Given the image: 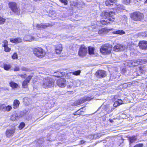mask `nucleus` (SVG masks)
I'll list each match as a JSON object with an SVG mask.
<instances>
[{
  "label": "nucleus",
  "instance_id": "f257e3e1",
  "mask_svg": "<svg viewBox=\"0 0 147 147\" xmlns=\"http://www.w3.org/2000/svg\"><path fill=\"white\" fill-rule=\"evenodd\" d=\"M54 84V81L53 80L46 77L43 79L41 84L43 88L48 89L53 87Z\"/></svg>",
  "mask_w": 147,
  "mask_h": 147
},
{
  "label": "nucleus",
  "instance_id": "f03ea898",
  "mask_svg": "<svg viewBox=\"0 0 147 147\" xmlns=\"http://www.w3.org/2000/svg\"><path fill=\"white\" fill-rule=\"evenodd\" d=\"M131 18L135 21H141L144 18V15L139 12H134L131 14Z\"/></svg>",
  "mask_w": 147,
  "mask_h": 147
},
{
  "label": "nucleus",
  "instance_id": "7ed1b4c3",
  "mask_svg": "<svg viewBox=\"0 0 147 147\" xmlns=\"http://www.w3.org/2000/svg\"><path fill=\"white\" fill-rule=\"evenodd\" d=\"M33 53L36 56L40 58L42 57L45 54V51L40 47L34 49Z\"/></svg>",
  "mask_w": 147,
  "mask_h": 147
},
{
  "label": "nucleus",
  "instance_id": "20e7f679",
  "mask_svg": "<svg viewBox=\"0 0 147 147\" xmlns=\"http://www.w3.org/2000/svg\"><path fill=\"white\" fill-rule=\"evenodd\" d=\"M111 48L109 45L105 44L102 45L100 49V52L103 54L106 55L109 54L111 52Z\"/></svg>",
  "mask_w": 147,
  "mask_h": 147
},
{
  "label": "nucleus",
  "instance_id": "39448f33",
  "mask_svg": "<svg viewBox=\"0 0 147 147\" xmlns=\"http://www.w3.org/2000/svg\"><path fill=\"white\" fill-rule=\"evenodd\" d=\"M88 49L84 46H82L79 49L78 54L81 57L85 56L87 54Z\"/></svg>",
  "mask_w": 147,
  "mask_h": 147
},
{
  "label": "nucleus",
  "instance_id": "423d86ee",
  "mask_svg": "<svg viewBox=\"0 0 147 147\" xmlns=\"http://www.w3.org/2000/svg\"><path fill=\"white\" fill-rule=\"evenodd\" d=\"M9 6L13 12L17 13H19V9L17 7L16 3L14 2H10L9 4Z\"/></svg>",
  "mask_w": 147,
  "mask_h": 147
},
{
  "label": "nucleus",
  "instance_id": "0eeeda50",
  "mask_svg": "<svg viewBox=\"0 0 147 147\" xmlns=\"http://www.w3.org/2000/svg\"><path fill=\"white\" fill-rule=\"evenodd\" d=\"M127 45L123 44L117 45L114 46L113 48L114 50L116 51H124L127 49Z\"/></svg>",
  "mask_w": 147,
  "mask_h": 147
},
{
  "label": "nucleus",
  "instance_id": "6e6552de",
  "mask_svg": "<svg viewBox=\"0 0 147 147\" xmlns=\"http://www.w3.org/2000/svg\"><path fill=\"white\" fill-rule=\"evenodd\" d=\"M115 14V13L113 11H103L100 14V16L102 18L105 19L107 18L112 17Z\"/></svg>",
  "mask_w": 147,
  "mask_h": 147
},
{
  "label": "nucleus",
  "instance_id": "1a4fd4ad",
  "mask_svg": "<svg viewBox=\"0 0 147 147\" xmlns=\"http://www.w3.org/2000/svg\"><path fill=\"white\" fill-rule=\"evenodd\" d=\"M146 62L145 61L142 60V59H138V61L134 60L132 62H131L129 63V66H137L138 65H142L143 64L145 63Z\"/></svg>",
  "mask_w": 147,
  "mask_h": 147
},
{
  "label": "nucleus",
  "instance_id": "9d476101",
  "mask_svg": "<svg viewBox=\"0 0 147 147\" xmlns=\"http://www.w3.org/2000/svg\"><path fill=\"white\" fill-rule=\"evenodd\" d=\"M16 129L14 127L7 129L6 130L5 135L7 137L9 138L13 136L15 131Z\"/></svg>",
  "mask_w": 147,
  "mask_h": 147
},
{
  "label": "nucleus",
  "instance_id": "9b49d317",
  "mask_svg": "<svg viewBox=\"0 0 147 147\" xmlns=\"http://www.w3.org/2000/svg\"><path fill=\"white\" fill-rule=\"evenodd\" d=\"M96 75L98 78H103L106 76V72L105 71L102 70L97 71L96 74Z\"/></svg>",
  "mask_w": 147,
  "mask_h": 147
},
{
  "label": "nucleus",
  "instance_id": "f8f14e48",
  "mask_svg": "<svg viewBox=\"0 0 147 147\" xmlns=\"http://www.w3.org/2000/svg\"><path fill=\"white\" fill-rule=\"evenodd\" d=\"M57 84L58 86L61 87H64L66 84L65 80L63 78H61L58 80L57 82Z\"/></svg>",
  "mask_w": 147,
  "mask_h": 147
},
{
  "label": "nucleus",
  "instance_id": "ddd939ff",
  "mask_svg": "<svg viewBox=\"0 0 147 147\" xmlns=\"http://www.w3.org/2000/svg\"><path fill=\"white\" fill-rule=\"evenodd\" d=\"M139 45L141 49H147V41L144 40L140 41Z\"/></svg>",
  "mask_w": 147,
  "mask_h": 147
},
{
  "label": "nucleus",
  "instance_id": "4468645a",
  "mask_svg": "<svg viewBox=\"0 0 147 147\" xmlns=\"http://www.w3.org/2000/svg\"><path fill=\"white\" fill-rule=\"evenodd\" d=\"M32 76H29L22 83V86L23 88H27L28 87V84Z\"/></svg>",
  "mask_w": 147,
  "mask_h": 147
},
{
  "label": "nucleus",
  "instance_id": "2eb2a0df",
  "mask_svg": "<svg viewBox=\"0 0 147 147\" xmlns=\"http://www.w3.org/2000/svg\"><path fill=\"white\" fill-rule=\"evenodd\" d=\"M51 25L49 24L41 23L40 24H37L36 25L37 28L40 29L41 28H45L47 27L51 26Z\"/></svg>",
  "mask_w": 147,
  "mask_h": 147
},
{
  "label": "nucleus",
  "instance_id": "dca6fc26",
  "mask_svg": "<svg viewBox=\"0 0 147 147\" xmlns=\"http://www.w3.org/2000/svg\"><path fill=\"white\" fill-rule=\"evenodd\" d=\"M20 117V116L18 113L16 112H14L11 116L10 119L11 120L14 121L18 119Z\"/></svg>",
  "mask_w": 147,
  "mask_h": 147
},
{
  "label": "nucleus",
  "instance_id": "f3484780",
  "mask_svg": "<svg viewBox=\"0 0 147 147\" xmlns=\"http://www.w3.org/2000/svg\"><path fill=\"white\" fill-rule=\"evenodd\" d=\"M62 50V45L59 44L57 45L55 47V52L56 54H60Z\"/></svg>",
  "mask_w": 147,
  "mask_h": 147
},
{
  "label": "nucleus",
  "instance_id": "a211bd4d",
  "mask_svg": "<svg viewBox=\"0 0 147 147\" xmlns=\"http://www.w3.org/2000/svg\"><path fill=\"white\" fill-rule=\"evenodd\" d=\"M34 38L33 37L29 35L25 36L23 38L24 41L28 42H31L34 40Z\"/></svg>",
  "mask_w": 147,
  "mask_h": 147
},
{
  "label": "nucleus",
  "instance_id": "6ab92c4d",
  "mask_svg": "<svg viewBox=\"0 0 147 147\" xmlns=\"http://www.w3.org/2000/svg\"><path fill=\"white\" fill-rule=\"evenodd\" d=\"M110 29H108L106 28H102L99 30L98 33L99 34H104L108 33L110 31Z\"/></svg>",
  "mask_w": 147,
  "mask_h": 147
},
{
  "label": "nucleus",
  "instance_id": "aec40b11",
  "mask_svg": "<svg viewBox=\"0 0 147 147\" xmlns=\"http://www.w3.org/2000/svg\"><path fill=\"white\" fill-rule=\"evenodd\" d=\"M10 41L14 43H19L22 41V39L20 37L12 38L10 39Z\"/></svg>",
  "mask_w": 147,
  "mask_h": 147
},
{
  "label": "nucleus",
  "instance_id": "412c9836",
  "mask_svg": "<svg viewBox=\"0 0 147 147\" xmlns=\"http://www.w3.org/2000/svg\"><path fill=\"white\" fill-rule=\"evenodd\" d=\"M117 0H106L105 1V4L107 6H111L113 5L114 3Z\"/></svg>",
  "mask_w": 147,
  "mask_h": 147
},
{
  "label": "nucleus",
  "instance_id": "4be33fe9",
  "mask_svg": "<svg viewBox=\"0 0 147 147\" xmlns=\"http://www.w3.org/2000/svg\"><path fill=\"white\" fill-rule=\"evenodd\" d=\"M92 99V98L90 97H83L82 98L80 99L79 100L80 101V104H82L86 101H87V100L90 101Z\"/></svg>",
  "mask_w": 147,
  "mask_h": 147
},
{
  "label": "nucleus",
  "instance_id": "5701e85b",
  "mask_svg": "<svg viewBox=\"0 0 147 147\" xmlns=\"http://www.w3.org/2000/svg\"><path fill=\"white\" fill-rule=\"evenodd\" d=\"M129 144L132 143L137 140V138L135 136L130 137L128 138Z\"/></svg>",
  "mask_w": 147,
  "mask_h": 147
},
{
  "label": "nucleus",
  "instance_id": "b1692460",
  "mask_svg": "<svg viewBox=\"0 0 147 147\" xmlns=\"http://www.w3.org/2000/svg\"><path fill=\"white\" fill-rule=\"evenodd\" d=\"M104 110L106 111L108 113H110L112 111V109L109 105L105 106Z\"/></svg>",
  "mask_w": 147,
  "mask_h": 147
},
{
  "label": "nucleus",
  "instance_id": "393cba45",
  "mask_svg": "<svg viewBox=\"0 0 147 147\" xmlns=\"http://www.w3.org/2000/svg\"><path fill=\"white\" fill-rule=\"evenodd\" d=\"M20 102L18 100H15L13 102V108L15 109L17 108L19 106Z\"/></svg>",
  "mask_w": 147,
  "mask_h": 147
},
{
  "label": "nucleus",
  "instance_id": "a878e982",
  "mask_svg": "<svg viewBox=\"0 0 147 147\" xmlns=\"http://www.w3.org/2000/svg\"><path fill=\"white\" fill-rule=\"evenodd\" d=\"M95 49L94 48L90 47L88 48V50L89 54L90 55H92L94 54V51Z\"/></svg>",
  "mask_w": 147,
  "mask_h": 147
},
{
  "label": "nucleus",
  "instance_id": "bb28decb",
  "mask_svg": "<svg viewBox=\"0 0 147 147\" xmlns=\"http://www.w3.org/2000/svg\"><path fill=\"white\" fill-rule=\"evenodd\" d=\"M9 85L13 88H17L18 86L16 83L13 81L9 83Z\"/></svg>",
  "mask_w": 147,
  "mask_h": 147
},
{
  "label": "nucleus",
  "instance_id": "cd10ccee",
  "mask_svg": "<svg viewBox=\"0 0 147 147\" xmlns=\"http://www.w3.org/2000/svg\"><path fill=\"white\" fill-rule=\"evenodd\" d=\"M113 33L116 34L122 35L124 34L125 32L123 30H118L114 32Z\"/></svg>",
  "mask_w": 147,
  "mask_h": 147
},
{
  "label": "nucleus",
  "instance_id": "c85d7f7f",
  "mask_svg": "<svg viewBox=\"0 0 147 147\" xmlns=\"http://www.w3.org/2000/svg\"><path fill=\"white\" fill-rule=\"evenodd\" d=\"M70 74H72L76 76H78L81 73V71L78 70L77 71H76L73 72H69Z\"/></svg>",
  "mask_w": 147,
  "mask_h": 147
},
{
  "label": "nucleus",
  "instance_id": "c756f323",
  "mask_svg": "<svg viewBox=\"0 0 147 147\" xmlns=\"http://www.w3.org/2000/svg\"><path fill=\"white\" fill-rule=\"evenodd\" d=\"M11 67V66L10 65L7 64H4L3 65L4 69L6 70H9Z\"/></svg>",
  "mask_w": 147,
  "mask_h": 147
},
{
  "label": "nucleus",
  "instance_id": "7c9ffc66",
  "mask_svg": "<svg viewBox=\"0 0 147 147\" xmlns=\"http://www.w3.org/2000/svg\"><path fill=\"white\" fill-rule=\"evenodd\" d=\"M6 19L3 18L0 16V24H4L5 22Z\"/></svg>",
  "mask_w": 147,
  "mask_h": 147
},
{
  "label": "nucleus",
  "instance_id": "2f4dec72",
  "mask_svg": "<svg viewBox=\"0 0 147 147\" xmlns=\"http://www.w3.org/2000/svg\"><path fill=\"white\" fill-rule=\"evenodd\" d=\"M12 109V107L9 105L7 106H5V111H9Z\"/></svg>",
  "mask_w": 147,
  "mask_h": 147
},
{
  "label": "nucleus",
  "instance_id": "473e14b6",
  "mask_svg": "<svg viewBox=\"0 0 147 147\" xmlns=\"http://www.w3.org/2000/svg\"><path fill=\"white\" fill-rule=\"evenodd\" d=\"M114 19L115 17L114 16H113L112 17H110L109 18L107 19V20L109 22L108 23L113 22L114 21Z\"/></svg>",
  "mask_w": 147,
  "mask_h": 147
},
{
  "label": "nucleus",
  "instance_id": "72a5a7b5",
  "mask_svg": "<svg viewBox=\"0 0 147 147\" xmlns=\"http://www.w3.org/2000/svg\"><path fill=\"white\" fill-rule=\"evenodd\" d=\"M100 23L102 24H108V22L107 19L105 20H100Z\"/></svg>",
  "mask_w": 147,
  "mask_h": 147
},
{
  "label": "nucleus",
  "instance_id": "f704fd0d",
  "mask_svg": "<svg viewBox=\"0 0 147 147\" xmlns=\"http://www.w3.org/2000/svg\"><path fill=\"white\" fill-rule=\"evenodd\" d=\"M5 105L3 104L0 105V110L5 111Z\"/></svg>",
  "mask_w": 147,
  "mask_h": 147
},
{
  "label": "nucleus",
  "instance_id": "c9c22d12",
  "mask_svg": "<svg viewBox=\"0 0 147 147\" xmlns=\"http://www.w3.org/2000/svg\"><path fill=\"white\" fill-rule=\"evenodd\" d=\"M25 126V124L23 122L21 123L19 126V128L20 129H22Z\"/></svg>",
  "mask_w": 147,
  "mask_h": 147
},
{
  "label": "nucleus",
  "instance_id": "e433bc0d",
  "mask_svg": "<svg viewBox=\"0 0 147 147\" xmlns=\"http://www.w3.org/2000/svg\"><path fill=\"white\" fill-rule=\"evenodd\" d=\"M8 46V42L6 40H4L3 42L2 46L4 47H5Z\"/></svg>",
  "mask_w": 147,
  "mask_h": 147
},
{
  "label": "nucleus",
  "instance_id": "4c0bfd02",
  "mask_svg": "<svg viewBox=\"0 0 147 147\" xmlns=\"http://www.w3.org/2000/svg\"><path fill=\"white\" fill-rule=\"evenodd\" d=\"M4 50L6 52H9L10 51L11 49L9 48L8 46L5 47H4Z\"/></svg>",
  "mask_w": 147,
  "mask_h": 147
},
{
  "label": "nucleus",
  "instance_id": "58836bf2",
  "mask_svg": "<svg viewBox=\"0 0 147 147\" xmlns=\"http://www.w3.org/2000/svg\"><path fill=\"white\" fill-rule=\"evenodd\" d=\"M12 58L13 59H16L18 58V55L16 53L13 54L12 56Z\"/></svg>",
  "mask_w": 147,
  "mask_h": 147
},
{
  "label": "nucleus",
  "instance_id": "ea45409f",
  "mask_svg": "<svg viewBox=\"0 0 147 147\" xmlns=\"http://www.w3.org/2000/svg\"><path fill=\"white\" fill-rule=\"evenodd\" d=\"M80 109H79L78 110H77L76 111L74 112L73 113V115H80L81 114V113H80V112H79V111L80 110Z\"/></svg>",
  "mask_w": 147,
  "mask_h": 147
},
{
  "label": "nucleus",
  "instance_id": "a19ab883",
  "mask_svg": "<svg viewBox=\"0 0 147 147\" xmlns=\"http://www.w3.org/2000/svg\"><path fill=\"white\" fill-rule=\"evenodd\" d=\"M60 1L63 3L65 5H67V0H60Z\"/></svg>",
  "mask_w": 147,
  "mask_h": 147
},
{
  "label": "nucleus",
  "instance_id": "79ce46f5",
  "mask_svg": "<svg viewBox=\"0 0 147 147\" xmlns=\"http://www.w3.org/2000/svg\"><path fill=\"white\" fill-rule=\"evenodd\" d=\"M14 71H18L20 70V69L18 66L15 67L13 69Z\"/></svg>",
  "mask_w": 147,
  "mask_h": 147
},
{
  "label": "nucleus",
  "instance_id": "37998d69",
  "mask_svg": "<svg viewBox=\"0 0 147 147\" xmlns=\"http://www.w3.org/2000/svg\"><path fill=\"white\" fill-rule=\"evenodd\" d=\"M123 1L124 3L127 4L130 2V0H123Z\"/></svg>",
  "mask_w": 147,
  "mask_h": 147
},
{
  "label": "nucleus",
  "instance_id": "c03bdc74",
  "mask_svg": "<svg viewBox=\"0 0 147 147\" xmlns=\"http://www.w3.org/2000/svg\"><path fill=\"white\" fill-rule=\"evenodd\" d=\"M135 146L136 147H142L143 146V144H139Z\"/></svg>",
  "mask_w": 147,
  "mask_h": 147
},
{
  "label": "nucleus",
  "instance_id": "a18cd8bd",
  "mask_svg": "<svg viewBox=\"0 0 147 147\" xmlns=\"http://www.w3.org/2000/svg\"><path fill=\"white\" fill-rule=\"evenodd\" d=\"M117 102H118V104H119V105H121L122 104V103L123 101L121 100H118V101H117Z\"/></svg>",
  "mask_w": 147,
  "mask_h": 147
},
{
  "label": "nucleus",
  "instance_id": "49530a36",
  "mask_svg": "<svg viewBox=\"0 0 147 147\" xmlns=\"http://www.w3.org/2000/svg\"><path fill=\"white\" fill-rule=\"evenodd\" d=\"M118 102H117V101H115L114 105H113L114 107H117L118 105H119V104H118Z\"/></svg>",
  "mask_w": 147,
  "mask_h": 147
},
{
  "label": "nucleus",
  "instance_id": "de8ad7c7",
  "mask_svg": "<svg viewBox=\"0 0 147 147\" xmlns=\"http://www.w3.org/2000/svg\"><path fill=\"white\" fill-rule=\"evenodd\" d=\"M80 102L79 100L77 101V102H75V104L76 105H79L81 104H80Z\"/></svg>",
  "mask_w": 147,
  "mask_h": 147
},
{
  "label": "nucleus",
  "instance_id": "09e8293b",
  "mask_svg": "<svg viewBox=\"0 0 147 147\" xmlns=\"http://www.w3.org/2000/svg\"><path fill=\"white\" fill-rule=\"evenodd\" d=\"M80 102L79 100L77 101V102H75V104L76 105H79L81 104H80Z\"/></svg>",
  "mask_w": 147,
  "mask_h": 147
},
{
  "label": "nucleus",
  "instance_id": "8fccbe9b",
  "mask_svg": "<svg viewBox=\"0 0 147 147\" xmlns=\"http://www.w3.org/2000/svg\"><path fill=\"white\" fill-rule=\"evenodd\" d=\"M126 72V70L125 69H123L121 71V72L123 74H124Z\"/></svg>",
  "mask_w": 147,
  "mask_h": 147
},
{
  "label": "nucleus",
  "instance_id": "3c124183",
  "mask_svg": "<svg viewBox=\"0 0 147 147\" xmlns=\"http://www.w3.org/2000/svg\"><path fill=\"white\" fill-rule=\"evenodd\" d=\"M72 86H73L72 85H71V84L67 86V88H71L72 87Z\"/></svg>",
  "mask_w": 147,
  "mask_h": 147
},
{
  "label": "nucleus",
  "instance_id": "603ef678",
  "mask_svg": "<svg viewBox=\"0 0 147 147\" xmlns=\"http://www.w3.org/2000/svg\"><path fill=\"white\" fill-rule=\"evenodd\" d=\"M85 142L83 140H82L80 142V144H82L84 143Z\"/></svg>",
  "mask_w": 147,
  "mask_h": 147
},
{
  "label": "nucleus",
  "instance_id": "864d4df0",
  "mask_svg": "<svg viewBox=\"0 0 147 147\" xmlns=\"http://www.w3.org/2000/svg\"><path fill=\"white\" fill-rule=\"evenodd\" d=\"M109 121L111 123H113V119H109Z\"/></svg>",
  "mask_w": 147,
  "mask_h": 147
},
{
  "label": "nucleus",
  "instance_id": "5fc2aeb1",
  "mask_svg": "<svg viewBox=\"0 0 147 147\" xmlns=\"http://www.w3.org/2000/svg\"><path fill=\"white\" fill-rule=\"evenodd\" d=\"M22 69L23 71H26V68L25 67L22 68Z\"/></svg>",
  "mask_w": 147,
  "mask_h": 147
},
{
  "label": "nucleus",
  "instance_id": "6e6d98bb",
  "mask_svg": "<svg viewBox=\"0 0 147 147\" xmlns=\"http://www.w3.org/2000/svg\"><path fill=\"white\" fill-rule=\"evenodd\" d=\"M83 111H79V112H80V113H81V114L82 113V112H83Z\"/></svg>",
  "mask_w": 147,
  "mask_h": 147
},
{
  "label": "nucleus",
  "instance_id": "4d7b16f0",
  "mask_svg": "<svg viewBox=\"0 0 147 147\" xmlns=\"http://www.w3.org/2000/svg\"><path fill=\"white\" fill-rule=\"evenodd\" d=\"M144 3H147V0H146V1H145Z\"/></svg>",
  "mask_w": 147,
  "mask_h": 147
},
{
  "label": "nucleus",
  "instance_id": "13d9d810",
  "mask_svg": "<svg viewBox=\"0 0 147 147\" xmlns=\"http://www.w3.org/2000/svg\"><path fill=\"white\" fill-rule=\"evenodd\" d=\"M121 140L123 142V140L122 139Z\"/></svg>",
  "mask_w": 147,
  "mask_h": 147
},
{
  "label": "nucleus",
  "instance_id": "bf43d9fd",
  "mask_svg": "<svg viewBox=\"0 0 147 147\" xmlns=\"http://www.w3.org/2000/svg\"><path fill=\"white\" fill-rule=\"evenodd\" d=\"M124 17H125V18H127V17H125V16H124Z\"/></svg>",
  "mask_w": 147,
  "mask_h": 147
},
{
  "label": "nucleus",
  "instance_id": "052dcab7",
  "mask_svg": "<svg viewBox=\"0 0 147 147\" xmlns=\"http://www.w3.org/2000/svg\"><path fill=\"white\" fill-rule=\"evenodd\" d=\"M1 140H0V142H1Z\"/></svg>",
  "mask_w": 147,
  "mask_h": 147
}]
</instances>
